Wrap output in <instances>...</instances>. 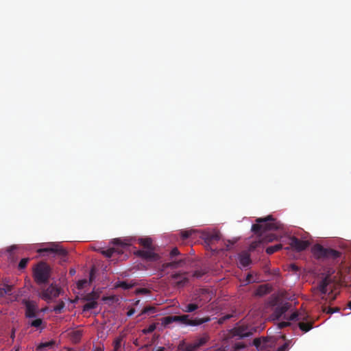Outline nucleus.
Wrapping results in <instances>:
<instances>
[{
    "instance_id": "nucleus-1",
    "label": "nucleus",
    "mask_w": 351,
    "mask_h": 351,
    "mask_svg": "<svg viewBox=\"0 0 351 351\" xmlns=\"http://www.w3.org/2000/svg\"><path fill=\"white\" fill-rule=\"evenodd\" d=\"M256 222V223L252 226V231L260 236L267 231L282 228V224L273 218L271 215H268L265 218H257Z\"/></svg>"
},
{
    "instance_id": "nucleus-2",
    "label": "nucleus",
    "mask_w": 351,
    "mask_h": 351,
    "mask_svg": "<svg viewBox=\"0 0 351 351\" xmlns=\"http://www.w3.org/2000/svg\"><path fill=\"white\" fill-rule=\"evenodd\" d=\"M37 252L40 254L47 253L51 255L53 258L58 259L60 264L66 262L68 259L67 250L58 243H50L47 247L38 249Z\"/></svg>"
},
{
    "instance_id": "nucleus-3",
    "label": "nucleus",
    "mask_w": 351,
    "mask_h": 351,
    "mask_svg": "<svg viewBox=\"0 0 351 351\" xmlns=\"http://www.w3.org/2000/svg\"><path fill=\"white\" fill-rule=\"evenodd\" d=\"M51 269L45 263L40 262L33 269V277L36 283L38 285L46 284L51 277Z\"/></svg>"
},
{
    "instance_id": "nucleus-4",
    "label": "nucleus",
    "mask_w": 351,
    "mask_h": 351,
    "mask_svg": "<svg viewBox=\"0 0 351 351\" xmlns=\"http://www.w3.org/2000/svg\"><path fill=\"white\" fill-rule=\"evenodd\" d=\"M312 252L315 258L319 260H335L341 256V252L328 247H324L320 244H315L312 247Z\"/></svg>"
},
{
    "instance_id": "nucleus-5",
    "label": "nucleus",
    "mask_w": 351,
    "mask_h": 351,
    "mask_svg": "<svg viewBox=\"0 0 351 351\" xmlns=\"http://www.w3.org/2000/svg\"><path fill=\"white\" fill-rule=\"evenodd\" d=\"M62 289L56 284L51 283L47 288H41L38 293V296L47 302L50 303L56 299L61 294Z\"/></svg>"
},
{
    "instance_id": "nucleus-6",
    "label": "nucleus",
    "mask_w": 351,
    "mask_h": 351,
    "mask_svg": "<svg viewBox=\"0 0 351 351\" xmlns=\"http://www.w3.org/2000/svg\"><path fill=\"white\" fill-rule=\"evenodd\" d=\"M176 322H179L186 326H196L208 322L210 321V317H205L203 318L191 319L190 318L189 315L185 314L182 315H176Z\"/></svg>"
},
{
    "instance_id": "nucleus-7",
    "label": "nucleus",
    "mask_w": 351,
    "mask_h": 351,
    "mask_svg": "<svg viewBox=\"0 0 351 351\" xmlns=\"http://www.w3.org/2000/svg\"><path fill=\"white\" fill-rule=\"evenodd\" d=\"M22 304L25 305V315L27 318H34L37 317L39 310L36 302L25 299L23 300Z\"/></svg>"
},
{
    "instance_id": "nucleus-8",
    "label": "nucleus",
    "mask_w": 351,
    "mask_h": 351,
    "mask_svg": "<svg viewBox=\"0 0 351 351\" xmlns=\"http://www.w3.org/2000/svg\"><path fill=\"white\" fill-rule=\"evenodd\" d=\"M188 272H176L171 275V279L177 287H183L189 282Z\"/></svg>"
},
{
    "instance_id": "nucleus-9",
    "label": "nucleus",
    "mask_w": 351,
    "mask_h": 351,
    "mask_svg": "<svg viewBox=\"0 0 351 351\" xmlns=\"http://www.w3.org/2000/svg\"><path fill=\"white\" fill-rule=\"evenodd\" d=\"M309 245L310 243L308 241H302L295 237H293L290 239L291 247L298 252L306 250Z\"/></svg>"
},
{
    "instance_id": "nucleus-10",
    "label": "nucleus",
    "mask_w": 351,
    "mask_h": 351,
    "mask_svg": "<svg viewBox=\"0 0 351 351\" xmlns=\"http://www.w3.org/2000/svg\"><path fill=\"white\" fill-rule=\"evenodd\" d=\"M134 254L137 256L147 261H156L158 258V254L154 252V250H137Z\"/></svg>"
},
{
    "instance_id": "nucleus-11",
    "label": "nucleus",
    "mask_w": 351,
    "mask_h": 351,
    "mask_svg": "<svg viewBox=\"0 0 351 351\" xmlns=\"http://www.w3.org/2000/svg\"><path fill=\"white\" fill-rule=\"evenodd\" d=\"M232 333L234 336H237L241 339L250 337L252 335V332L247 327L241 326L233 328Z\"/></svg>"
},
{
    "instance_id": "nucleus-12",
    "label": "nucleus",
    "mask_w": 351,
    "mask_h": 351,
    "mask_svg": "<svg viewBox=\"0 0 351 351\" xmlns=\"http://www.w3.org/2000/svg\"><path fill=\"white\" fill-rule=\"evenodd\" d=\"M202 238L207 244H211L220 239V235L218 232H204L202 233Z\"/></svg>"
},
{
    "instance_id": "nucleus-13",
    "label": "nucleus",
    "mask_w": 351,
    "mask_h": 351,
    "mask_svg": "<svg viewBox=\"0 0 351 351\" xmlns=\"http://www.w3.org/2000/svg\"><path fill=\"white\" fill-rule=\"evenodd\" d=\"M291 306V304L289 302L283 303L278 306L274 312V315L276 319H279L282 315H284Z\"/></svg>"
},
{
    "instance_id": "nucleus-14",
    "label": "nucleus",
    "mask_w": 351,
    "mask_h": 351,
    "mask_svg": "<svg viewBox=\"0 0 351 351\" xmlns=\"http://www.w3.org/2000/svg\"><path fill=\"white\" fill-rule=\"evenodd\" d=\"M309 315L306 311H302L298 312L295 311L287 319L290 321H293L295 319H299L301 320V322H306L308 321Z\"/></svg>"
},
{
    "instance_id": "nucleus-15",
    "label": "nucleus",
    "mask_w": 351,
    "mask_h": 351,
    "mask_svg": "<svg viewBox=\"0 0 351 351\" xmlns=\"http://www.w3.org/2000/svg\"><path fill=\"white\" fill-rule=\"evenodd\" d=\"M271 289L268 285H259L254 291L256 296L262 297L270 293Z\"/></svg>"
},
{
    "instance_id": "nucleus-16",
    "label": "nucleus",
    "mask_w": 351,
    "mask_h": 351,
    "mask_svg": "<svg viewBox=\"0 0 351 351\" xmlns=\"http://www.w3.org/2000/svg\"><path fill=\"white\" fill-rule=\"evenodd\" d=\"M330 282L329 276L324 278L319 283L318 288L322 294H326L328 291L327 287Z\"/></svg>"
},
{
    "instance_id": "nucleus-17",
    "label": "nucleus",
    "mask_w": 351,
    "mask_h": 351,
    "mask_svg": "<svg viewBox=\"0 0 351 351\" xmlns=\"http://www.w3.org/2000/svg\"><path fill=\"white\" fill-rule=\"evenodd\" d=\"M125 337V335L124 333H121L119 337L114 339L113 341V351H122V341Z\"/></svg>"
},
{
    "instance_id": "nucleus-18",
    "label": "nucleus",
    "mask_w": 351,
    "mask_h": 351,
    "mask_svg": "<svg viewBox=\"0 0 351 351\" xmlns=\"http://www.w3.org/2000/svg\"><path fill=\"white\" fill-rule=\"evenodd\" d=\"M138 243L143 245L147 250H154L152 245V239L149 237L138 239Z\"/></svg>"
},
{
    "instance_id": "nucleus-19",
    "label": "nucleus",
    "mask_w": 351,
    "mask_h": 351,
    "mask_svg": "<svg viewBox=\"0 0 351 351\" xmlns=\"http://www.w3.org/2000/svg\"><path fill=\"white\" fill-rule=\"evenodd\" d=\"M313 321L300 322L298 324L300 329L305 332L313 328Z\"/></svg>"
},
{
    "instance_id": "nucleus-20",
    "label": "nucleus",
    "mask_w": 351,
    "mask_h": 351,
    "mask_svg": "<svg viewBox=\"0 0 351 351\" xmlns=\"http://www.w3.org/2000/svg\"><path fill=\"white\" fill-rule=\"evenodd\" d=\"M132 240V239H128V238L124 239L123 240H122L121 239L117 238V239H113L112 243L116 245H119L121 247H126V246H128L130 245Z\"/></svg>"
},
{
    "instance_id": "nucleus-21",
    "label": "nucleus",
    "mask_w": 351,
    "mask_h": 351,
    "mask_svg": "<svg viewBox=\"0 0 351 351\" xmlns=\"http://www.w3.org/2000/svg\"><path fill=\"white\" fill-rule=\"evenodd\" d=\"M239 263L243 267H247L250 263V256L247 253H243L239 256Z\"/></svg>"
},
{
    "instance_id": "nucleus-22",
    "label": "nucleus",
    "mask_w": 351,
    "mask_h": 351,
    "mask_svg": "<svg viewBox=\"0 0 351 351\" xmlns=\"http://www.w3.org/2000/svg\"><path fill=\"white\" fill-rule=\"evenodd\" d=\"M55 343H56V341L53 340H51V341H49L47 342L40 343L36 347V350L37 351H43L47 348H52L55 345Z\"/></svg>"
},
{
    "instance_id": "nucleus-23",
    "label": "nucleus",
    "mask_w": 351,
    "mask_h": 351,
    "mask_svg": "<svg viewBox=\"0 0 351 351\" xmlns=\"http://www.w3.org/2000/svg\"><path fill=\"white\" fill-rule=\"evenodd\" d=\"M208 271L209 269L206 267H201L194 271V272L193 273V277L199 278L202 277L204 275L206 274L208 272Z\"/></svg>"
},
{
    "instance_id": "nucleus-24",
    "label": "nucleus",
    "mask_w": 351,
    "mask_h": 351,
    "mask_svg": "<svg viewBox=\"0 0 351 351\" xmlns=\"http://www.w3.org/2000/svg\"><path fill=\"white\" fill-rule=\"evenodd\" d=\"M114 253L120 254L121 252L119 250V248L115 247H111L108 250L101 251V254L107 258L112 257Z\"/></svg>"
},
{
    "instance_id": "nucleus-25",
    "label": "nucleus",
    "mask_w": 351,
    "mask_h": 351,
    "mask_svg": "<svg viewBox=\"0 0 351 351\" xmlns=\"http://www.w3.org/2000/svg\"><path fill=\"white\" fill-rule=\"evenodd\" d=\"M134 286L133 283H129L125 281H118L115 284L116 288H121L124 290H129Z\"/></svg>"
},
{
    "instance_id": "nucleus-26",
    "label": "nucleus",
    "mask_w": 351,
    "mask_h": 351,
    "mask_svg": "<svg viewBox=\"0 0 351 351\" xmlns=\"http://www.w3.org/2000/svg\"><path fill=\"white\" fill-rule=\"evenodd\" d=\"M156 313H157V310L155 306H148L143 308V309L141 311V313H140L139 315H144V314H147L148 315H152Z\"/></svg>"
},
{
    "instance_id": "nucleus-27",
    "label": "nucleus",
    "mask_w": 351,
    "mask_h": 351,
    "mask_svg": "<svg viewBox=\"0 0 351 351\" xmlns=\"http://www.w3.org/2000/svg\"><path fill=\"white\" fill-rule=\"evenodd\" d=\"M184 263V259H180L178 261H172V262H170V263H165L163 265V267L165 268H176L178 267L179 265H182Z\"/></svg>"
},
{
    "instance_id": "nucleus-28",
    "label": "nucleus",
    "mask_w": 351,
    "mask_h": 351,
    "mask_svg": "<svg viewBox=\"0 0 351 351\" xmlns=\"http://www.w3.org/2000/svg\"><path fill=\"white\" fill-rule=\"evenodd\" d=\"M197 232L196 230L191 229V230H184L180 232V235L182 240H185L192 236Z\"/></svg>"
},
{
    "instance_id": "nucleus-29",
    "label": "nucleus",
    "mask_w": 351,
    "mask_h": 351,
    "mask_svg": "<svg viewBox=\"0 0 351 351\" xmlns=\"http://www.w3.org/2000/svg\"><path fill=\"white\" fill-rule=\"evenodd\" d=\"M282 248V244H276L272 246H269L267 247L266 252L268 254H272L279 250H280Z\"/></svg>"
},
{
    "instance_id": "nucleus-30",
    "label": "nucleus",
    "mask_w": 351,
    "mask_h": 351,
    "mask_svg": "<svg viewBox=\"0 0 351 351\" xmlns=\"http://www.w3.org/2000/svg\"><path fill=\"white\" fill-rule=\"evenodd\" d=\"M173 322H176V315L166 316L161 319V323L164 326H167Z\"/></svg>"
},
{
    "instance_id": "nucleus-31",
    "label": "nucleus",
    "mask_w": 351,
    "mask_h": 351,
    "mask_svg": "<svg viewBox=\"0 0 351 351\" xmlns=\"http://www.w3.org/2000/svg\"><path fill=\"white\" fill-rule=\"evenodd\" d=\"M199 306L196 304H188L185 305L184 308H182V311L185 313H192L198 309Z\"/></svg>"
},
{
    "instance_id": "nucleus-32",
    "label": "nucleus",
    "mask_w": 351,
    "mask_h": 351,
    "mask_svg": "<svg viewBox=\"0 0 351 351\" xmlns=\"http://www.w3.org/2000/svg\"><path fill=\"white\" fill-rule=\"evenodd\" d=\"M97 306V302L95 301H91L85 304L83 306L84 311H88L91 309H94Z\"/></svg>"
},
{
    "instance_id": "nucleus-33",
    "label": "nucleus",
    "mask_w": 351,
    "mask_h": 351,
    "mask_svg": "<svg viewBox=\"0 0 351 351\" xmlns=\"http://www.w3.org/2000/svg\"><path fill=\"white\" fill-rule=\"evenodd\" d=\"M208 340V337L205 335L204 337H200L199 339H197L194 341L195 346L197 348H199L200 346L204 345L207 341Z\"/></svg>"
},
{
    "instance_id": "nucleus-34",
    "label": "nucleus",
    "mask_w": 351,
    "mask_h": 351,
    "mask_svg": "<svg viewBox=\"0 0 351 351\" xmlns=\"http://www.w3.org/2000/svg\"><path fill=\"white\" fill-rule=\"evenodd\" d=\"M82 336V331L80 330H75V331H73L71 334V338H72V340L75 342V343H77L78 341H80L81 337Z\"/></svg>"
},
{
    "instance_id": "nucleus-35",
    "label": "nucleus",
    "mask_w": 351,
    "mask_h": 351,
    "mask_svg": "<svg viewBox=\"0 0 351 351\" xmlns=\"http://www.w3.org/2000/svg\"><path fill=\"white\" fill-rule=\"evenodd\" d=\"M322 311L327 314H332L335 312H339L340 308L339 307L332 308L330 306H323Z\"/></svg>"
},
{
    "instance_id": "nucleus-36",
    "label": "nucleus",
    "mask_w": 351,
    "mask_h": 351,
    "mask_svg": "<svg viewBox=\"0 0 351 351\" xmlns=\"http://www.w3.org/2000/svg\"><path fill=\"white\" fill-rule=\"evenodd\" d=\"M65 306V304L63 301H60L58 305L55 306L53 307V311L56 313V314H60L62 312V310L63 308H64Z\"/></svg>"
},
{
    "instance_id": "nucleus-37",
    "label": "nucleus",
    "mask_w": 351,
    "mask_h": 351,
    "mask_svg": "<svg viewBox=\"0 0 351 351\" xmlns=\"http://www.w3.org/2000/svg\"><path fill=\"white\" fill-rule=\"evenodd\" d=\"M29 261V258H22L20 261V262L19 263V265H18L19 269L22 270V269H25L27 267V265Z\"/></svg>"
},
{
    "instance_id": "nucleus-38",
    "label": "nucleus",
    "mask_w": 351,
    "mask_h": 351,
    "mask_svg": "<svg viewBox=\"0 0 351 351\" xmlns=\"http://www.w3.org/2000/svg\"><path fill=\"white\" fill-rule=\"evenodd\" d=\"M42 324H43V320L40 318H37V319L29 322V324L31 326L36 328H39Z\"/></svg>"
},
{
    "instance_id": "nucleus-39",
    "label": "nucleus",
    "mask_w": 351,
    "mask_h": 351,
    "mask_svg": "<svg viewBox=\"0 0 351 351\" xmlns=\"http://www.w3.org/2000/svg\"><path fill=\"white\" fill-rule=\"evenodd\" d=\"M2 287L4 290V293H5V295H11L12 294V285H7V284H3L2 285Z\"/></svg>"
},
{
    "instance_id": "nucleus-40",
    "label": "nucleus",
    "mask_w": 351,
    "mask_h": 351,
    "mask_svg": "<svg viewBox=\"0 0 351 351\" xmlns=\"http://www.w3.org/2000/svg\"><path fill=\"white\" fill-rule=\"evenodd\" d=\"M198 348H197L195 343L193 342L192 343H189V344L186 345L184 348V351H195Z\"/></svg>"
},
{
    "instance_id": "nucleus-41",
    "label": "nucleus",
    "mask_w": 351,
    "mask_h": 351,
    "mask_svg": "<svg viewBox=\"0 0 351 351\" xmlns=\"http://www.w3.org/2000/svg\"><path fill=\"white\" fill-rule=\"evenodd\" d=\"M156 329V326L155 324H151L149 326L148 328H144L143 330V332L144 334H148V333H151L153 331H154V330Z\"/></svg>"
},
{
    "instance_id": "nucleus-42",
    "label": "nucleus",
    "mask_w": 351,
    "mask_h": 351,
    "mask_svg": "<svg viewBox=\"0 0 351 351\" xmlns=\"http://www.w3.org/2000/svg\"><path fill=\"white\" fill-rule=\"evenodd\" d=\"M276 239V237L273 234H269L265 237V238L263 239V241L265 242H271Z\"/></svg>"
},
{
    "instance_id": "nucleus-43",
    "label": "nucleus",
    "mask_w": 351,
    "mask_h": 351,
    "mask_svg": "<svg viewBox=\"0 0 351 351\" xmlns=\"http://www.w3.org/2000/svg\"><path fill=\"white\" fill-rule=\"evenodd\" d=\"M245 348V345L243 343L239 342L236 343L234 346V351H239L241 349H243Z\"/></svg>"
},
{
    "instance_id": "nucleus-44",
    "label": "nucleus",
    "mask_w": 351,
    "mask_h": 351,
    "mask_svg": "<svg viewBox=\"0 0 351 351\" xmlns=\"http://www.w3.org/2000/svg\"><path fill=\"white\" fill-rule=\"evenodd\" d=\"M289 343L285 342L283 345L280 346L276 351H287L289 349Z\"/></svg>"
},
{
    "instance_id": "nucleus-45",
    "label": "nucleus",
    "mask_w": 351,
    "mask_h": 351,
    "mask_svg": "<svg viewBox=\"0 0 351 351\" xmlns=\"http://www.w3.org/2000/svg\"><path fill=\"white\" fill-rule=\"evenodd\" d=\"M180 254V252L177 247H173L170 252V256L173 258Z\"/></svg>"
},
{
    "instance_id": "nucleus-46",
    "label": "nucleus",
    "mask_w": 351,
    "mask_h": 351,
    "mask_svg": "<svg viewBox=\"0 0 351 351\" xmlns=\"http://www.w3.org/2000/svg\"><path fill=\"white\" fill-rule=\"evenodd\" d=\"M232 317L230 315H226L221 318H219L218 322L219 324H223L226 320L230 319Z\"/></svg>"
},
{
    "instance_id": "nucleus-47",
    "label": "nucleus",
    "mask_w": 351,
    "mask_h": 351,
    "mask_svg": "<svg viewBox=\"0 0 351 351\" xmlns=\"http://www.w3.org/2000/svg\"><path fill=\"white\" fill-rule=\"evenodd\" d=\"M261 243V241H258V242H252L250 245V250H254L257 246L258 245V244Z\"/></svg>"
},
{
    "instance_id": "nucleus-48",
    "label": "nucleus",
    "mask_w": 351,
    "mask_h": 351,
    "mask_svg": "<svg viewBox=\"0 0 351 351\" xmlns=\"http://www.w3.org/2000/svg\"><path fill=\"white\" fill-rule=\"evenodd\" d=\"M289 325H290V323L288 322H280L278 324V327L280 328H285V327H287V326H288Z\"/></svg>"
},
{
    "instance_id": "nucleus-49",
    "label": "nucleus",
    "mask_w": 351,
    "mask_h": 351,
    "mask_svg": "<svg viewBox=\"0 0 351 351\" xmlns=\"http://www.w3.org/2000/svg\"><path fill=\"white\" fill-rule=\"evenodd\" d=\"M253 344H254L256 347L258 348V347L261 346V339H259V338H255V339H254V341H253Z\"/></svg>"
},
{
    "instance_id": "nucleus-50",
    "label": "nucleus",
    "mask_w": 351,
    "mask_h": 351,
    "mask_svg": "<svg viewBox=\"0 0 351 351\" xmlns=\"http://www.w3.org/2000/svg\"><path fill=\"white\" fill-rule=\"evenodd\" d=\"M137 293L146 294L149 293V290L145 288H141L137 290Z\"/></svg>"
},
{
    "instance_id": "nucleus-51",
    "label": "nucleus",
    "mask_w": 351,
    "mask_h": 351,
    "mask_svg": "<svg viewBox=\"0 0 351 351\" xmlns=\"http://www.w3.org/2000/svg\"><path fill=\"white\" fill-rule=\"evenodd\" d=\"M135 313V310L134 308H131L130 310H129L127 313V315L128 316H132L134 313Z\"/></svg>"
},
{
    "instance_id": "nucleus-52",
    "label": "nucleus",
    "mask_w": 351,
    "mask_h": 351,
    "mask_svg": "<svg viewBox=\"0 0 351 351\" xmlns=\"http://www.w3.org/2000/svg\"><path fill=\"white\" fill-rule=\"evenodd\" d=\"M291 269L293 271H297L299 269L298 267L296 265H295V264H291Z\"/></svg>"
},
{
    "instance_id": "nucleus-53",
    "label": "nucleus",
    "mask_w": 351,
    "mask_h": 351,
    "mask_svg": "<svg viewBox=\"0 0 351 351\" xmlns=\"http://www.w3.org/2000/svg\"><path fill=\"white\" fill-rule=\"evenodd\" d=\"M91 351H104V348L96 347L94 348Z\"/></svg>"
},
{
    "instance_id": "nucleus-54",
    "label": "nucleus",
    "mask_w": 351,
    "mask_h": 351,
    "mask_svg": "<svg viewBox=\"0 0 351 351\" xmlns=\"http://www.w3.org/2000/svg\"><path fill=\"white\" fill-rule=\"evenodd\" d=\"M4 290L2 287H0V298H3L5 293H3Z\"/></svg>"
},
{
    "instance_id": "nucleus-55",
    "label": "nucleus",
    "mask_w": 351,
    "mask_h": 351,
    "mask_svg": "<svg viewBox=\"0 0 351 351\" xmlns=\"http://www.w3.org/2000/svg\"><path fill=\"white\" fill-rule=\"evenodd\" d=\"M10 337L14 339V337H15V329H12V333H11V335H10Z\"/></svg>"
},
{
    "instance_id": "nucleus-56",
    "label": "nucleus",
    "mask_w": 351,
    "mask_h": 351,
    "mask_svg": "<svg viewBox=\"0 0 351 351\" xmlns=\"http://www.w3.org/2000/svg\"><path fill=\"white\" fill-rule=\"evenodd\" d=\"M234 242H231L230 241H228V244L227 245V250H228L232 245H233Z\"/></svg>"
},
{
    "instance_id": "nucleus-57",
    "label": "nucleus",
    "mask_w": 351,
    "mask_h": 351,
    "mask_svg": "<svg viewBox=\"0 0 351 351\" xmlns=\"http://www.w3.org/2000/svg\"><path fill=\"white\" fill-rule=\"evenodd\" d=\"M133 343H134L136 346H139L138 341V339H136L134 341Z\"/></svg>"
},
{
    "instance_id": "nucleus-58",
    "label": "nucleus",
    "mask_w": 351,
    "mask_h": 351,
    "mask_svg": "<svg viewBox=\"0 0 351 351\" xmlns=\"http://www.w3.org/2000/svg\"><path fill=\"white\" fill-rule=\"evenodd\" d=\"M251 277H252V276H251V275H250V274H248V275L247 276L246 280H247L248 282H250V278H251Z\"/></svg>"
},
{
    "instance_id": "nucleus-59",
    "label": "nucleus",
    "mask_w": 351,
    "mask_h": 351,
    "mask_svg": "<svg viewBox=\"0 0 351 351\" xmlns=\"http://www.w3.org/2000/svg\"><path fill=\"white\" fill-rule=\"evenodd\" d=\"M157 351H165V348H163V347H160V348L157 350Z\"/></svg>"
},
{
    "instance_id": "nucleus-60",
    "label": "nucleus",
    "mask_w": 351,
    "mask_h": 351,
    "mask_svg": "<svg viewBox=\"0 0 351 351\" xmlns=\"http://www.w3.org/2000/svg\"><path fill=\"white\" fill-rule=\"evenodd\" d=\"M75 273V271L74 269H71V270H70V274H71V275L74 274Z\"/></svg>"
},
{
    "instance_id": "nucleus-61",
    "label": "nucleus",
    "mask_w": 351,
    "mask_h": 351,
    "mask_svg": "<svg viewBox=\"0 0 351 351\" xmlns=\"http://www.w3.org/2000/svg\"><path fill=\"white\" fill-rule=\"evenodd\" d=\"M215 351H226V350L223 348H219V349L216 350Z\"/></svg>"
},
{
    "instance_id": "nucleus-62",
    "label": "nucleus",
    "mask_w": 351,
    "mask_h": 351,
    "mask_svg": "<svg viewBox=\"0 0 351 351\" xmlns=\"http://www.w3.org/2000/svg\"><path fill=\"white\" fill-rule=\"evenodd\" d=\"M348 307H349L350 309H351V301L348 304Z\"/></svg>"
},
{
    "instance_id": "nucleus-63",
    "label": "nucleus",
    "mask_w": 351,
    "mask_h": 351,
    "mask_svg": "<svg viewBox=\"0 0 351 351\" xmlns=\"http://www.w3.org/2000/svg\"><path fill=\"white\" fill-rule=\"evenodd\" d=\"M14 351H19V347L16 348Z\"/></svg>"
},
{
    "instance_id": "nucleus-64",
    "label": "nucleus",
    "mask_w": 351,
    "mask_h": 351,
    "mask_svg": "<svg viewBox=\"0 0 351 351\" xmlns=\"http://www.w3.org/2000/svg\"><path fill=\"white\" fill-rule=\"evenodd\" d=\"M139 300H137L136 302V304H138L139 303Z\"/></svg>"
}]
</instances>
